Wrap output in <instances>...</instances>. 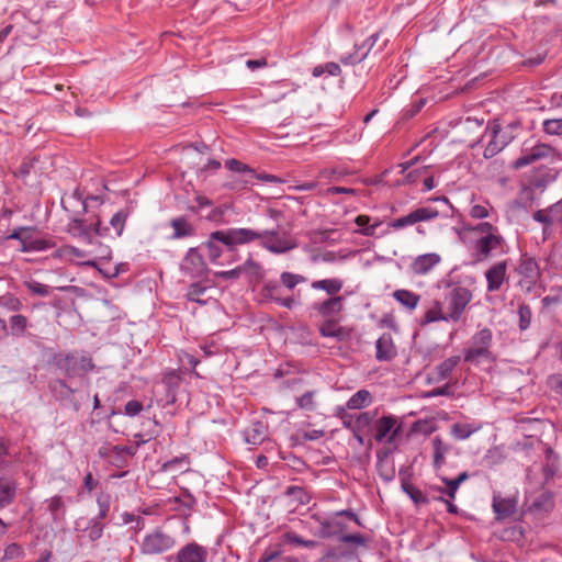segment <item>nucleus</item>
I'll return each instance as SVG.
<instances>
[{
  "label": "nucleus",
  "instance_id": "nucleus-7",
  "mask_svg": "<svg viewBox=\"0 0 562 562\" xmlns=\"http://www.w3.org/2000/svg\"><path fill=\"white\" fill-rule=\"evenodd\" d=\"M472 300V292L462 285H454L447 295L449 318L457 322Z\"/></svg>",
  "mask_w": 562,
  "mask_h": 562
},
{
  "label": "nucleus",
  "instance_id": "nucleus-2",
  "mask_svg": "<svg viewBox=\"0 0 562 562\" xmlns=\"http://www.w3.org/2000/svg\"><path fill=\"white\" fill-rule=\"evenodd\" d=\"M257 237L255 229L232 227L212 232L202 245L209 251L210 261L216 263L223 254V247L228 251H234L237 246L252 243L257 240Z\"/></svg>",
  "mask_w": 562,
  "mask_h": 562
},
{
  "label": "nucleus",
  "instance_id": "nucleus-40",
  "mask_svg": "<svg viewBox=\"0 0 562 562\" xmlns=\"http://www.w3.org/2000/svg\"><path fill=\"white\" fill-rule=\"evenodd\" d=\"M306 281L307 278L299 273L283 271L280 274L281 285L288 291H293L296 288V285L305 283Z\"/></svg>",
  "mask_w": 562,
  "mask_h": 562
},
{
  "label": "nucleus",
  "instance_id": "nucleus-13",
  "mask_svg": "<svg viewBox=\"0 0 562 562\" xmlns=\"http://www.w3.org/2000/svg\"><path fill=\"white\" fill-rule=\"evenodd\" d=\"M558 172L549 167L541 166L532 171L528 179V186L522 189V192L539 190L543 191L549 184L557 180Z\"/></svg>",
  "mask_w": 562,
  "mask_h": 562
},
{
  "label": "nucleus",
  "instance_id": "nucleus-52",
  "mask_svg": "<svg viewBox=\"0 0 562 562\" xmlns=\"http://www.w3.org/2000/svg\"><path fill=\"white\" fill-rule=\"evenodd\" d=\"M497 133H498V130L496 127H493L492 128V139H490V142L487 143L485 149H484V153H483V156L485 159H491L493 158L494 156H496L505 146V144H499L497 140H496V136H497Z\"/></svg>",
  "mask_w": 562,
  "mask_h": 562
},
{
  "label": "nucleus",
  "instance_id": "nucleus-47",
  "mask_svg": "<svg viewBox=\"0 0 562 562\" xmlns=\"http://www.w3.org/2000/svg\"><path fill=\"white\" fill-rule=\"evenodd\" d=\"M206 290L207 286L203 285L201 282H194L188 288L186 297L188 301L195 302L200 305H205L206 301L201 300L200 296L203 295Z\"/></svg>",
  "mask_w": 562,
  "mask_h": 562
},
{
  "label": "nucleus",
  "instance_id": "nucleus-29",
  "mask_svg": "<svg viewBox=\"0 0 562 562\" xmlns=\"http://www.w3.org/2000/svg\"><path fill=\"white\" fill-rule=\"evenodd\" d=\"M393 297L408 311L416 308L420 296L413 291L400 289L393 292Z\"/></svg>",
  "mask_w": 562,
  "mask_h": 562
},
{
  "label": "nucleus",
  "instance_id": "nucleus-19",
  "mask_svg": "<svg viewBox=\"0 0 562 562\" xmlns=\"http://www.w3.org/2000/svg\"><path fill=\"white\" fill-rule=\"evenodd\" d=\"M507 263L506 261H499L493 265L486 272L485 278L487 281V291H498L506 279Z\"/></svg>",
  "mask_w": 562,
  "mask_h": 562
},
{
  "label": "nucleus",
  "instance_id": "nucleus-34",
  "mask_svg": "<svg viewBox=\"0 0 562 562\" xmlns=\"http://www.w3.org/2000/svg\"><path fill=\"white\" fill-rule=\"evenodd\" d=\"M459 362H460L459 356L449 357L448 359L440 362L435 369L436 375H437L436 380L442 381V380L448 379Z\"/></svg>",
  "mask_w": 562,
  "mask_h": 562
},
{
  "label": "nucleus",
  "instance_id": "nucleus-49",
  "mask_svg": "<svg viewBox=\"0 0 562 562\" xmlns=\"http://www.w3.org/2000/svg\"><path fill=\"white\" fill-rule=\"evenodd\" d=\"M355 223L360 227L359 233L363 236L372 237L375 235V229L380 225L379 222L370 225V217L368 215H358Z\"/></svg>",
  "mask_w": 562,
  "mask_h": 562
},
{
  "label": "nucleus",
  "instance_id": "nucleus-1",
  "mask_svg": "<svg viewBox=\"0 0 562 562\" xmlns=\"http://www.w3.org/2000/svg\"><path fill=\"white\" fill-rule=\"evenodd\" d=\"M68 201H75L80 206V211L75 212L69 217L67 224V233L72 237L81 239L86 244L93 243V233L104 237L109 233V227L102 226L100 215H93L92 217L83 218L81 215L89 212V204L87 196L83 195L79 188H76L72 193L68 196Z\"/></svg>",
  "mask_w": 562,
  "mask_h": 562
},
{
  "label": "nucleus",
  "instance_id": "nucleus-5",
  "mask_svg": "<svg viewBox=\"0 0 562 562\" xmlns=\"http://www.w3.org/2000/svg\"><path fill=\"white\" fill-rule=\"evenodd\" d=\"M505 239L499 234H487L475 239L473 244L476 262L486 260L490 256L504 252Z\"/></svg>",
  "mask_w": 562,
  "mask_h": 562
},
{
  "label": "nucleus",
  "instance_id": "nucleus-17",
  "mask_svg": "<svg viewBox=\"0 0 562 562\" xmlns=\"http://www.w3.org/2000/svg\"><path fill=\"white\" fill-rule=\"evenodd\" d=\"M168 224L172 228L171 235L168 236L171 240L184 239L195 235V226L183 215L172 217Z\"/></svg>",
  "mask_w": 562,
  "mask_h": 562
},
{
  "label": "nucleus",
  "instance_id": "nucleus-61",
  "mask_svg": "<svg viewBox=\"0 0 562 562\" xmlns=\"http://www.w3.org/2000/svg\"><path fill=\"white\" fill-rule=\"evenodd\" d=\"M0 304L10 312H20L23 308L22 301L12 294L1 296Z\"/></svg>",
  "mask_w": 562,
  "mask_h": 562
},
{
  "label": "nucleus",
  "instance_id": "nucleus-18",
  "mask_svg": "<svg viewBox=\"0 0 562 562\" xmlns=\"http://www.w3.org/2000/svg\"><path fill=\"white\" fill-rule=\"evenodd\" d=\"M493 510L498 520H503L513 516L517 510V501L514 497H502L494 495L492 502Z\"/></svg>",
  "mask_w": 562,
  "mask_h": 562
},
{
  "label": "nucleus",
  "instance_id": "nucleus-63",
  "mask_svg": "<svg viewBox=\"0 0 562 562\" xmlns=\"http://www.w3.org/2000/svg\"><path fill=\"white\" fill-rule=\"evenodd\" d=\"M470 477L469 472L463 471L458 474L454 479H449L446 476L441 477V481L445 483L447 487H450L451 492H458L460 485L465 482Z\"/></svg>",
  "mask_w": 562,
  "mask_h": 562
},
{
  "label": "nucleus",
  "instance_id": "nucleus-24",
  "mask_svg": "<svg viewBox=\"0 0 562 562\" xmlns=\"http://www.w3.org/2000/svg\"><path fill=\"white\" fill-rule=\"evenodd\" d=\"M268 426L261 420H255L244 431V439L250 445H261L267 436Z\"/></svg>",
  "mask_w": 562,
  "mask_h": 562
},
{
  "label": "nucleus",
  "instance_id": "nucleus-33",
  "mask_svg": "<svg viewBox=\"0 0 562 562\" xmlns=\"http://www.w3.org/2000/svg\"><path fill=\"white\" fill-rule=\"evenodd\" d=\"M175 503L179 505L178 510H180L184 516H189L190 512L196 505V498L188 488H183L181 494L175 497Z\"/></svg>",
  "mask_w": 562,
  "mask_h": 562
},
{
  "label": "nucleus",
  "instance_id": "nucleus-26",
  "mask_svg": "<svg viewBox=\"0 0 562 562\" xmlns=\"http://www.w3.org/2000/svg\"><path fill=\"white\" fill-rule=\"evenodd\" d=\"M440 262V256L436 252H429L418 256L412 263V270L416 274L428 273L436 265Z\"/></svg>",
  "mask_w": 562,
  "mask_h": 562
},
{
  "label": "nucleus",
  "instance_id": "nucleus-28",
  "mask_svg": "<svg viewBox=\"0 0 562 562\" xmlns=\"http://www.w3.org/2000/svg\"><path fill=\"white\" fill-rule=\"evenodd\" d=\"M342 286L344 281L338 278L315 280L311 283L313 290L325 291L330 296H337L336 294L341 291Z\"/></svg>",
  "mask_w": 562,
  "mask_h": 562
},
{
  "label": "nucleus",
  "instance_id": "nucleus-11",
  "mask_svg": "<svg viewBox=\"0 0 562 562\" xmlns=\"http://www.w3.org/2000/svg\"><path fill=\"white\" fill-rule=\"evenodd\" d=\"M180 270L183 274L191 278H199L203 276L206 270V263L200 254L199 248L191 247L188 249L180 263Z\"/></svg>",
  "mask_w": 562,
  "mask_h": 562
},
{
  "label": "nucleus",
  "instance_id": "nucleus-22",
  "mask_svg": "<svg viewBox=\"0 0 562 562\" xmlns=\"http://www.w3.org/2000/svg\"><path fill=\"white\" fill-rule=\"evenodd\" d=\"M375 358L378 361H390L396 356L392 336L389 333L382 334L375 342Z\"/></svg>",
  "mask_w": 562,
  "mask_h": 562
},
{
  "label": "nucleus",
  "instance_id": "nucleus-23",
  "mask_svg": "<svg viewBox=\"0 0 562 562\" xmlns=\"http://www.w3.org/2000/svg\"><path fill=\"white\" fill-rule=\"evenodd\" d=\"M18 491L16 482L8 476L0 475V508L13 503Z\"/></svg>",
  "mask_w": 562,
  "mask_h": 562
},
{
  "label": "nucleus",
  "instance_id": "nucleus-60",
  "mask_svg": "<svg viewBox=\"0 0 562 562\" xmlns=\"http://www.w3.org/2000/svg\"><path fill=\"white\" fill-rule=\"evenodd\" d=\"M542 127L548 135L562 136V117L544 120Z\"/></svg>",
  "mask_w": 562,
  "mask_h": 562
},
{
  "label": "nucleus",
  "instance_id": "nucleus-37",
  "mask_svg": "<svg viewBox=\"0 0 562 562\" xmlns=\"http://www.w3.org/2000/svg\"><path fill=\"white\" fill-rule=\"evenodd\" d=\"M357 555L356 550L351 548L330 547L325 552V560H334L335 562L350 560Z\"/></svg>",
  "mask_w": 562,
  "mask_h": 562
},
{
  "label": "nucleus",
  "instance_id": "nucleus-41",
  "mask_svg": "<svg viewBox=\"0 0 562 562\" xmlns=\"http://www.w3.org/2000/svg\"><path fill=\"white\" fill-rule=\"evenodd\" d=\"M284 542L292 546L303 547L306 549H315L319 546V542L316 540L304 539L300 535L294 531H288L283 536Z\"/></svg>",
  "mask_w": 562,
  "mask_h": 562
},
{
  "label": "nucleus",
  "instance_id": "nucleus-6",
  "mask_svg": "<svg viewBox=\"0 0 562 562\" xmlns=\"http://www.w3.org/2000/svg\"><path fill=\"white\" fill-rule=\"evenodd\" d=\"M260 295L268 302H273L277 305L286 310H293L299 305V301L293 295L282 296V285L280 280H267L260 289Z\"/></svg>",
  "mask_w": 562,
  "mask_h": 562
},
{
  "label": "nucleus",
  "instance_id": "nucleus-51",
  "mask_svg": "<svg viewBox=\"0 0 562 562\" xmlns=\"http://www.w3.org/2000/svg\"><path fill=\"white\" fill-rule=\"evenodd\" d=\"M528 149L537 160L552 158L555 154V149L552 146L539 142L528 147Z\"/></svg>",
  "mask_w": 562,
  "mask_h": 562
},
{
  "label": "nucleus",
  "instance_id": "nucleus-42",
  "mask_svg": "<svg viewBox=\"0 0 562 562\" xmlns=\"http://www.w3.org/2000/svg\"><path fill=\"white\" fill-rule=\"evenodd\" d=\"M368 56V50H362V46L355 44L353 52L345 54L340 57V63L345 66H353L360 64Z\"/></svg>",
  "mask_w": 562,
  "mask_h": 562
},
{
  "label": "nucleus",
  "instance_id": "nucleus-38",
  "mask_svg": "<svg viewBox=\"0 0 562 562\" xmlns=\"http://www.w3.org/2000/svg\"><path fill=\"white\" fill-rule=\"evenodd\" d=\"M493 334L490 328H483L475 333L471 338V346L491 350Z\"/></svg>",
  "mask_w": 562,
  "mask_h": 562
},
{
  "label": "nucleus",
  "instance_id": "nucleus-15",
  "mask_svg": "<svg viewBox=\"0 0 562 562\" xmlns=\"http://www.w3.org/2000/svg\"><path fill=\"white\" fill-rule=\"evenodd\" d=\"M344 296H329L323 302L313 303L312 308L323 318H340L339 315L344 310Z\"/></svg>",
  "mask_w": 562,
  "mask_h": 562
},
{
  "label": "nucleus",
  "instance_id": "nucleus-56",
  "mask_svg": "<svg viewBox=\"0 0 562 562\" xmlns=\"http://www.w3.org/2000/svg\"><path fill=\"white\" fill-rule=\"evenodd\" d=\"M225 167L232 172L243 173L247 176L255 175V169L235 158L227 159L225 161Z\"/></svg>",
  "mask_w": 562,
  "mask_h": 562
},
{
  "label": "nucleus",
  "instance_id": "nucleus-27",
  "mask_svg": "<svg viewBox=\"0 0 562 562\" xmlns=\"http://www.w3.org/2000/svg\"><path fill=\"white\" fill-rule=\"evenodd\" d=\"M554 507V494L544 491L537 495L529 505V510L535 513H549Z\"/></svg>",
  "mask_w": 562,
  "mask_h": 562
},
{
  "label": "nucleus",
  "instance_id": "nucleus-43",
  "mask_svg": "<svg viewBox=\"0 0 562 562\" xmlns=\"http://www.w3.org/2000/svg\"><path fill=\"white\" fill-rule=\"evenodd\" d=\"M104 524L101 520L90 518L87 522L86 528L83 531L88 533V539L91 542H95L100 540L104 532Z\"/></svg>",
  "mask_w": 562,
  "mask_h": 562
},
{
  "label": "nucleus",
  "instance_id": "nucleus-57",
  "mask_svg": "<svg viewBox=\"0 0 562 562\" xmlns=\"http://www.w3.org/2000/svg\"><path fill=\"white\" fill-rule=\"evenodd\" d=\"M128 213L125 210H120L110 220V225L114 228L116 236H121L125 228Z\"/></svg>",
  "mask_w": 562,
  "mask_h": 562
},
{
  "label": "nucleus",
  "instance_id": "nucleus-4",
  "mask_svg": "<svg viewBox=\"0 0 562 562\" xmlns=\"http://www.w3.org/2000/svg\"><path fill=\"white\" fill-rule=\"evenodd\" d=\"M255 233L258 235L257 240H260V246L271 254L282 255L296 247L294 241L280 236L279 226L273 229L255 231Z\"/></svg>",
  "mask_w": 562,
  "mask_h": 562
},
{
  "label": "nucleus",
  "instance_id": "nucleus-54",
  "mask_svg": "<svg viewBox=\"0 0 562 562\" xmlns=\"http://www.w3.org/2000/svg\"><path fill=\"white\" fill-rule=\"evenodd\" d=\"M315 395L316 391L311 390L306 391L304 394H302L300 397L296 398V405L301 409H305L308 412H314L316 409V403H315Z\"/></svg>",
  "mask_w": 562,
  "mask_h": 562
},
{
  "label": "nucleus",
  "instance_id": "nucleus-36",
  "mask_svg": "<svg viewBox=\"0 0 562 562\" xmlns=\"http://www.w3.org/2000/svg\"><path fill=\"white\" fill-rule=\"evenodd\" d=\"M376 469L380 477L384 482H391L394 480L395 469L394 465L386 460V453L382 456L381 452H378Z\"/></svg>",
  "mask_w": 562,
  "mask_h": 562
},
{
  "label": "nucleus",
  "instance_id": "nucleus-59",
  "mask_svg": "<svg viewBox=\"0 0 562 562\" xmlns=\"http://www.w3.org/2000/svg\"><path fill=\"white\" fill-rule=\"evenodd\" d=\"M25 555L24 549L19 543H10L5 547L3 553L4 561H13L23 559Z\"/></svg>",
  "mask_w": 562,
  "mask_h": 562
},
{
  "label": "nucleus",
  "instance_id": "nucleus-14",
  "mask_svg": "<svg viewBox=\"0 0 562 562\" xmlns=\"http://www.w3.org/2000/svg\"><path fill=\"white\" fill-rule=\"evenodd\" d=\"M396 417L393 415H384L374 424V439L378 442H392L400 431V427L395 428Z\"/></svg>",
  "mask_w": 562,
  "mask_h": 562
},
{
  "label": "nucleus",
  "instance_id": "nucleus-25",
  "mask_svg": "<svg viewBox=\"0 0 562 562\" xmlns=\"http://www.w3.org/2000/svg\"><path fill=\"white\" fill-rule=\"evenodd\" d=\"M146 440L142 442H136L135 446H124V445H115L112 448L113 457H114V465L117 468H124L127 465V457H134L137 452V449L144 445Z\"/></svg>",
  "mask_w": 562,
  "mask_h": 562
},
{
  "label": "nucleus",
  "instance_id": "nucleus-20",
  "mask_svg": "<svg viewBox=\"0 0 562 562\" xmlns=\"http://www.w3.org/2000/svg\"><path fill=\"white\" fill-rule=\"evenodd\" d=\"M339 321L340 318H324L318 327L321 336L344 341L348 337V330L342 326H338Z\"/></svg>",
  "mask_w": 562,
  "mask_h": 562
},
{
  "label": "nucleus",
  "instance_id": "nucleus-21",
  "mask_svg": "<svg viewBox=\"0 0 562 562\" xmlns=\"http://www.w3.org/2000/svg\"><path fill=\"white\" fill-rule=\"evenodd\" d=\"M31 323L29 318L22 314H14L9 317L7 323V331L8 335L15 338H23L29 336L27 329L31 327Z\"/></svg>",
  "mask_w": 562,
  "mask_h": 562
},
{
  "label": "nucleus",
  "instance_id": "nucleus-31",
  "mask_svg": "<svg viewBox=\"0 0 562 562\" xmlns=\"http://www.w3.org/2000/svg\"><path fill=\"white\" fill-rule=\"evenodd\" d=\"M401 487L416 506L428 505L430 503V499L424 495L419 488L415 487L405 479H402Z\"/></svg>",
  "mask_w": 562,
  "mask_h": 562
},
{
  "label": "nucleus",
  "instance_id": "nucleus-10",
  "mask_svg": "<svg viewBox=\"0 0 562 562\" xmlns=\"http://www.w3.org/2000/svg\"><path fill=\"white\" fill-rule=\"evenodd\" d=\"M56 243L47 235H42L41 232L33 226V231L25 234L23 245L20 246L21 252H41L55 248Z\"/></svg>",
  "mask_w": 562,
  "mask_h": 562
},
{
  "label": "nucleus",
  "instance_id": "nucleus-50",
  "mask_svg": "<svg viewBox=\"0 0 562 562\" xmlns=\"http://www.w3.org/2000/svg\"><path fill=\"white\" fill-rule=\"evenodd\" d=\"M97 504L99 507V513L93 518L102 521L109 515L110 507H111V495L109 493H104V492L100 493L97 496Z\"/></svg>",
  "mask_w": 562,
  "mask_h": 562
},
{
  "label": "nucleus",
  "instance_id": "nucleus-45",
  "mask_svg": "<svg viewBox=\"0 0 562 562\" xmlns=\"http://www.w3.org/2000/svg\"><path fill=\"white\" fill-rule=\"evenodd\" d=\"M479 429L480 427H475L471 424L456 423L451 426V435L458 440H467Z\"/></svg>",
  "mask_w": 562,
  "mask_h": 562
},
{
  "label": "nucleus",
  "instance_id": "nucleus-8",
  "mask_svg": "<svg viewBox=\"0 0 562 562\" xmlns=\"http://www.w3.org/2000/svg\"><path fill=\"white\" fill-rule=\"evenodd\" d=\"M209 550L198 542H188L176 554L168 555L167 562H207Z\"/></svg>",
  "mask_w": 562,
  "mask_h": 562
},
{
  "label": "nucleus",
  "instance_id": "nucleus-12",
  "mask_svg": "<svg viewBox=\"0 0 562 562\" xmlns=\"http://www.w3.org/2000/svg\"><path fill=\"white\" fill-rule=\"evenodd\" d=\"M61 369L68 376H81L94 369L92 358L89 356L78 357L69 353L65 357Z\"/></svg>",
  "mask_w": 562,
  "mask_h": 562
},
{
  "label": "nucleus",
  "instance_id": "nucleus-16",
  "mask_svg": "<svg viewBox=\"0 0 562 562\" xmlns=\"http://www.w3.org/2000/svg\"><path fill=\"white\" fill-rule=\"evenodd\" d=\"M317 521L319 522L317 535L323 539L336 537L339 540V536H342V532L348 528L347 524L335 516V514L328 518H317Z\"/></svg>",
  "mask_w": 562,
  "mask_h": 562
},
{
  "label": "nucleus",
  "instance_id": "nucleus-39",
  "mask_svg": "<svg viewBox=\"0 0 562 562\" xmlns=\"http://www.w3.org/2000/svg\"><path fill=\"white\" fill-rule=\"evenodd\" d=\"M493 360V355L491 350H484L483 348H475L470 346L463 351V360L469 363L479 362V360Z\"/></svg>",
  "mask_w": 562,
  "mask_h": 562
},
{
  "label": "nucleus",
  "instance_id": "nucleus-58",
  "mask_svg": "<svg viewBox=\"0 0 562 562\" xmlns=\"http://www.w3.org/2000/svg\"><path fill=\"white\" fill-rule=\"evenodd\" d=\"M537 161L532 153L525 146L521 150V155L512 162V168L515 170L521 169Z\"/></svg>",
  "mask_w": 562,
  "mask_h": 562
},
{
  "label": "nucleus",
  "instance_id": "nucleus-46",
  "mask_svg": "<svg viewBox=\"0 0 562 562\" xmlns=\"http://www.w3.org/2000/svg\"><path fill=\"white\" fill-rule=\"evenodd\" d=\"M517 315H518L519 330L520 331L527 330L530 327L531 318H532L531 307L526 303L519 304L518 310H517Z\"/></svg>",
  "mask_w": 562,
  "mask_h": 562
},
{
  "label": "nucleus",
  "instance_id": "nucleus-3",
  "mask_svg": "<svg viewBox=\"0 0 562 562\" xmlns=\"http://www.w3.org/2000/svg\"><path fill=\"white\" fill-rule=\"evenodd\" d=\"M177 544L176 537L161 527L148 531L139 542V551L144 555H160L171 551Z\"/></svg>",
  "mask_w": 562,
  "mask_h": 562
},
{
  "label": "nucleus",
  "instance_id": "nucleus-53",
  "mask_svg": "<svg viewBox=\"0 0 562 562\" xmlns=\"http://www.w3.org/2000/svg\"><path fill=\"white\" fill-rule=\"evenodd\" d=\"M98 236L93 233V237ZM91 246H95V248L91 251H89L90 255L94 256V259L99 260H105L109 261L112 257V249L100 241H97L95 238H93V243L90 244Z\"/></svg>",
  "mask_w": 562,
  "mask_h": 562
},
{
  "label": "nucleus",
  "instance_id": "nucleus-32",
  "mask_svg": "<svg viewBox=\"0 0 562 562\" xmlns=\"http://www.w3.org/2000/svg\"><path fill=\"white\" fill-rule=\"evenodd\" d=\"M47 504V510L50 513L52 520L58 522L65 517V503L59 495H55L45 501Z\"/></svg>",
  "mask_w": 562,
  "mask_h": 562
},
{
  "label": "nucleus",
  "instance_id": "nucleus-62",
  "mask_svg": "<svg viewBox=\"0 0 562 562\" xmlns=\"http://www.w3.org/2000/svg\"><path fill=\"white\" fill-rule=\"evenodd\" d=\"M285 495L293 497L295 501H297L300 504H307L308 503V495L305 492V490L301 486L296 485H290L285 490Z\"/></svg>",
  "mask_w": 562,
  "mask_h": 562
},
{
  "label": "nucleus",
  "instance_id": "nucleus-44",
  "mask_svg": "<svg viewBox=\"0 0 562 562\" xmlns=\"http://www.w3.org/2000/svg\"><path fill=\"white\" fill-rule=\"evenodd\" d=\"M518 271L526 278H535L539 274V266L533 258L524 256L519 263Z\"/></svg>",
  "mask_w": 562,
  "mask_h": 562
},
{
  "label": "nucleus",
  "instance_id": "nucleus-48",
  "mask_svg": "<svg viewBox=\"0 0 562 562\" xmlns=\"http://www.w3.org/2000/svg\"><path fill=\"white\" fill-rule=\"evenodd\" d=\"M374 414L371 412L360 413L355 419L352 432H364L371 427Z\"/></svg>",
  "mask_w": 562,
  "mask_h": 562
},
{
  "label": "nucleus",
  "instance_id": "nucleus-9",
  "mask_svg": "<svg viewBox=\"0 0 562 562\" xmlns=\"http://www.w3.org/2000/svg\"><path fill=\"white\" fill-rule=\"evenodd\" d=\"M439 216L438 210L434 207H418L412 212H409L407 215L392 220L389 223V227L394 229H402L407 226L415 225L419 222H427L435 220Z\"/></svg>",
  "mask_w": 562,
  "mask_h": 562
},
{
  "label": "nucleus",
  "instance_id": "nucleus-55",
  "mask_svg": "<svg viewBox=\"0 0 562 562\" xmlns=\"http://www.w3.org/2000/svg\"><path fill=\"white\" fill-rule=\"evenodd\" d=\"M24 286L33 294L37 296H48L50 294V286L33 279L24 281Z\"/></svg>",
  "mask_w": 562,
  "mask_h": 562
},
{
  "label": "nucleus",
  "instance_id": "nucleus-30",
  "mask_svg": "<svg viewBox=\"0 0 562 562\" xmlns=\"http://www.w3.org/2000/svg\"><path fill=\"white\" fill-rule=\"evenodd\" d=\"M373 398L368 390H359L347 401L346 407L348 409H362L372 403Z\"/></svg>",
  "mask_w": 562,
  "mask_h": 562
},
{
  "label": "nucleus",
  "instance_id": "nucleus-64",
  "mask_svg": "<svg viewBox=\"0 0 562 562\" xmlns=\"http://www.w3.org/2000/svg\"><path fill=\"white\" fill-rule=\"evenodd\" d=\"M339 541L348 544H356L368 548L369 539L361 533H349L339 536Z\"/></svg>",
  "mask_w": 562,
  "mask_h": 562
},
{
  "label": "nucleus",
  "instance_id": "nucleus-35",
  "mask_svg": "<svg viewBox=\"0 0 562 562\" xmlns=\"http://www.w3.org/2000/svg\"><path fill=\"white\" fill-rule=\"evenodd\" d=\"M241 274L244 273L250 281L260 280L263 278L262 266L249 257L243 265L239 266Z\"/></svg>",
  "mask_w": 562,
  "mask_h": 562
}]
</instances>
